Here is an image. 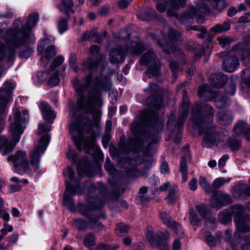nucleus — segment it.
<instances>
[{
	"label": "nucleus",
	"instance_id": "f257e3e1",
	"mask_svg": "<svg viewBox=\"0 0 250 250\" xmlns=\"http://www.w3.org/2000/svg\"><path fill=\"white\" fill-rule=\"evenodd\" d=\"M77 99L76 105L69 102V114L73 117L69 130L77 148L80 151L83 149L85 153H89L94 147V139L91 137L86 140L83 135L89 129L90 120L83 115L77 116L76 112L81 110L85 112H99L102 101L100 95H79Z\"/></svg>",
	"mask_w": 250,
	"mask_h": 250
},
{
	"label": "nucleus",
	"instance_id": "f03ea898",
	"mask_svg": "<svg viewBox=\"0 0 250 250\" xmlns=\"http://www.w3.org/2000/svg\"><path fill=\"white\" fill-rule=\"evenodd\" d=\"M157 119L158 113L156 110H146L139 114L137 119L131 125L133 133L129 137V142L127 144L125 142H121L118 148L119 151L121 153H127L131 150L134 152H138L142 146L145 144V141L148 143L147 150L145 152V155L148 157V159L144 162L147 168L150 167L153 162L151 156L155 151L153 144L159 142V138L158 136H148L142 132L136 134V131L140 126L149 125L151 123H156Z\"/></svg>",
	"mask_w": 250,
	"mask_h": 250
},
{
	"label": "nucleus",
	"instance_id": "7ed1b4c3",
	"mask_svg": "<svg viewBox=\"0 0 250 250\" xmlns=\"http://www.w3.org/2000/svg\"><path fill=\"white\" fill-rule=\"evenodd\" d=\"M193 127L201 135L205 134L202 141L203 146L210 147L212 146L216 141V133L212 126L210 125L213 118L214 111L212 108L205 103L201 105L197 104L193 107L192 111Z\"/></svg>",
	"mask_w": 250,
	"mask_h": 250
},
{
	"label": "nucleus",
	"instance_id": "20e7f679",
	"mask_svg": "<svg viewBox=\"0 0 250 250\" xmlns=\"http://www.w3.org/2000/svg\"><path fill=\"white\" fill-rule=\"evenodd\" d=\"M22 22L17 19L13 22V27L7 29L4 34L3 39L5 46L0 42V61L3 60L6 53L8 54V60L12 58L17 48L22 45L29 43L31 31L26 29L25 25L19 29Z\"/></svg>",
	"mask_w": 250,
	"mask_h": 250
},
{
	"label": "nucleus",
	"instance_id": "39448f33",
	"mask_svg": "<svg viewBox=\"0 0 250 250\" xmlns=\"http://www.w3.org/2000/svg\"><path fill=\"white\" fill-rule=\"evenodd\" d=\"M14 122L10 125L9 130L13 139L9 141L3 137H0V151L3 155L11 153L16 144L19 142L21 136L25 129V124L28 116V111L21 107H15L13 109Z\"/></svg>",
	"mask_w": 250,
	"mask_h": 250
},
{
	"label": "nucleus",
	"instance_id": "423d86ee",
	"mask_svg": "<svg viewBox=\"0 0 250 250\" xmlns=\"http://www.w3.org/2000/svg\"><path fill=\"white\" fill-rule=\"evenodd\" d=\"M80 83L79 80L75 77L72 81L73 86L78 94H100L109 92L112 87V82L109 75H101L92 77L89 73Z\"/></svg>",
	"mask_w": 250,
	"mask_h": 250
},
{
	"label": "nucleus",
	"instance_id": "0eeeda50",
	"mask_svg": "<svg viewBox=\"0 0 250 250\" xmlns=\"http://www.w3.org/2000/svg\"><path fill=\"white\" fill-rule=\"evenodd\" d=\"M113 35L123 46L113 48L110 52L109 61L112 63L117 64L124 62L127 53L139 54L146 49L142 43L130 41V35L126 30H122Z\"/></svg>",
	"mask_w": 250,
	"mask_h": 250
},
{
	"label": "nucleus",
	"instance_id": "6e6552de",
	"mask_svg": "<svg viewBox=\"0 0 250 250\" xmlns=\"http://www.w3.org/2000/svg\"><path fill=\"white\" fill-rule=\"evenodd\" d=\"M152 38L154 39L158 46L167 53L173 52L174 56L182 59L185 63L186 56L183 51L178 48L176 45L182 42L181 34L177 31L167 27L165 31L156 30L151 34Z\"/></svg>",
	"mask_w": 250,
	"mask_h": 250
},
{
	"label": "nucleus",
	"instance_id": "1a4fd4ad",
	"mask_svg": "<svg viewBox=\"0 0 250 250\" xmlns=\"http://www.w3.org/2000/svg\"><path fill=\"white\" fill-rule=\"evenodd\" d=\"M91 200L89 197L88 200ZM94 201H89L88 206L84 205H81L80 206V211L82 215L89 218V223L92 229L96 230L99 231L104 228L103 225L97 219L94 217L90 216V212L91 210L101 208L103 205V202L101 200L98 198L94 199Z\"/></svg>",
	"mask_w": 250,
	"mask_h": 250
},
{
	"label": "nucleus",
	"instance_id": "9d476101",
	"mask_svg": "<svg viewBox=\"0 0 250 250\" xmlns=\"http://www.w3.org/2000/svg\"><path fill=\"white\" fill-rule=\"evenodd\" d=\"M209 10V8L205 3L201 5L196 4V8L194 7L189 8L190 13L183 14L180 18V21L184 24L191 23L193 21V16H194L197 23H203L205 21L204 15Z\"/></svg>",
	"mask_w": 250,
	"mask_h": 250
},
{
	"label": "nucleus",
	"instance_id": "9b49d317",
	"mask_svg": "<svg viewBox=\"0 0 250 250\" xmlns=\"http://www.w3.org/2000/svg\"><path fill=\"white\" fill-rule=\"evenodd\" d=\"M146 236L152 247L155 248L158 250H169L166 242L169 238V234L168 232L167 231L165 233L159 232L157 234H154L153 229L148 228L146 230Z\"/></svg>",
	"mask_w": 250,
	"mask_h": 250
},
{
	"label": "nucleus",
	"instance_id": "f8f14e48",
	"mask_svg": "<svg viewBox=\"0 0 250 250\" xmlns=\"http://www.w3.org/2000/svg\"><path fill=\"white\" fill-rule=\"evenodd\" d=\"M139 63L141 65L149 66L148 73L151 76L160 75V62L152 50L149 49L140 57Z\"/></svg>",
	"mask_w": 250,
	"mask_h": 250
},
{
	"label": "nucleus",
	"instance_id": "ddd939ff",
	"mask_svg": "<svg viewBox=\"0 0 250 250\" xmlns=\"http://www.w3.org/2000/svg\"><path fill=\"white\" fill-rule=\"evenodd\" d=\"M50 137L48 135H43L40 140L39 146L31 152L30 157L31 169L34 171L39 168L40 158L44 152L49 143Z\"/></svg>",
	"mask_w": 250,
	"mask_h": 250
},
{
	"label": "nucleus",
	"instance_id": "4468645a",
	"mask_svg": "<svg viewBox=\"0 0 250 250\" xmlns=\"http://www.w3.org/2000/svg\"><path fill=\"white\" fill-rule=\"evenodd\" d=\"M232 213L235 215L234 221L237 230L241 232L250 231V219L243 214L242 207L239 205L234 207Z\"/></svg>",
	"mask_w": 250,
	"mask_h": 250
},
{
	"label": "nucleus",
	"instance_id": "2eb2a0df",
	"mask_svg": "<svg viewBox=\"0 0 250 250\" xmlns=\"http://www.w3.org/2000/svg\"><path fill=\"white\" fill-rule=\"evenodd\" d=\"M7 160L14 163L15 171L21 174L29 167L26 153L23 151H17L14 155L9 156Z\"/></svg>",
	"mask_w": 250,
	"mask_h": 250
},
{
	"label": "nucleus",
	"instance_id": "dca6fc26",
	"mask_svg": "<svg viewBox=\"0 0 250 250\" xmlns=\"http://www.w3.org/2000/svg\"><path fill=\"white\" fill-rule=\"evenodd\" d=\"M76 187H73L68 181H65L66 189L63 198V203L67 209L73 211L74 209V202L73 199L68 194L71 195H75L77 194L81 193L82 189L79 187L80 182L76 180L75 182Z\"/></svg>",
	"mask_w": 250,
	"mask_h": 250
},
{
	"label": "nucleus",
	"instance_id": "f3484780",
	"mask_svg": "<svg viewBox=\"0 0 250 250\" xmlns=\"http://www.w3.org/2000/svg\"><path fill=\"white\" fill-rule=\"evenodd\" d=\"M188 107L189 104L188 102H185L182 105V113L179 115L177 123L176 125H174V128H177L178 134H180L182 132L184 120L186 118L188 114ZM175 120V116L174 115H171L168 118L167 124L168 128H171L173 126Z\"/></svg>",
	"mask_w": 250,
	"mask_h": 250
},
{
	"label": "nucleus",
	"instance_id": "a211bd4d",
	"mask_svg": "<svg viewBox=\"0 0 250 250\" xmlns=\"http://www.w3.org/2000/svg\"><path fill=\"white\" fill-rule=\"evenodd\" d=\"M231 198L227 194H219L214 195L210 201L211 206L217 210L221 207L226 206L231 203Z\"/></svg>",
	"mask_w": 250,
	"mask_h": 250
},
{
	"label": "nucleus",
	"instance_id": "6ab92c4d",
	"mask_svg": "<svg viewBox=\"0 0 250 250\" xmlns=\"http://www.w3.org/2000/svg\"><path fill=\"white\" fill-rule=\"evenodd\" d=\"M227 76L221 73L212 74L209 79L210 85L213 87L217 88L223 86L227 83Z\"/></svg>",
	"mask_w": 250,
	"mask_h": 250
},
{
	"label": "nucleus",
	"instance_id": "aec40b11",
	"mask_svg": "<svg viewBox=\"0 0 250 250\" xmlns=\"http://www.w3.org/2000/svg\"><path fill=\"white\" fill-rule=\"evenodd\" d=\"M40 108L44 120L52 124L56 116L55 112L51 109L50 106L46 103L41 102Z\"/></svg>",
	"mask_w": 250,
	"mask_h": 250
},
{
	"label": "nucleus",
	"instance_id": "412c9836",
	"mask_svg": "<svg viewBox=\"0 0 250 250\" xmlns=\"http://www.w3.org/2000/svg\"><path fill=\"white\" fill-rule=\"evenodd\" d=\"M11 95H0V133L1 131L4 121V113L6 111V106L11 102Z\"/></svg>",
	"mask_w": 250,
	"mask_h": 250
},
{
	"label": "nucleus",
	"instance_id": "4be33fe9",
	"mask_svg": "<svg viewBox=\"0 0 250 250\" xmlns=\"http://www.w3.org/2000/svg\"><path fill=\"white\" fill-rule=\"evenodd\" d=\"M234 131L237 135H242L250 141V126L246 122H238L234 127Z\"/></svg>",
	"mask_w": 250,
	"mask_h": 250
},
{
	"label": "nucleus",
	"instance_id": "5701e85b",
	"mask_svg": "<svg viewBox=\"0 0 250 250\" xmlns=\"http://www.w3.org/2000/svg\"><path fill=\"white\" fill-rule=\"evenodd\" d=\"M239 65L238 58L235 56H230L226 58L223 64V69L228 72H234Z\"/></svg>",
	"mask_w": 250,
	"mask_h": 250
},
{
	"label": "nucleus",
	"instance_id": "b1692460",
	"mask_svg": "<svg viewBox=\"0 0 250 250\" xmlns=\"http://www.w3.org/2000/svg\"><path fill=\"white\" fill-rule=\"evenodd\" d=\"M187 0H171L168 1L167 15L169 17L176 16V10L180 7H183Z\"/></svg>",
	"mask_w": 250,
	"mask_h": 250
},
{
	"label": "nucleus",
	"instance_id": "393cba45",
	"mask_svg": "<svg viewBox=\"0 0 250 250\" xmlns=\"http://www.w3.org/2000/svg\"><path fill=\"white\" fill-rule=\"evenodd\" d=\"M58 8L61 12L63 13L66 16L65 18H61L58 21V29L59 32L61 34H62L68 29L67 23L68 20L70 19V17L68 12L66 10H63L61 6H59Z\"/></svg>",
	"mask_w": 250,
	"mask_h": 250
},
{
	"label": "nucleus",
	"instance_id": "a878e982",
	"mask_svg": "<svg viewBox=\"0 0 250 250\" xmlns=\"http://www.w3.org/2000/svg\"><path fill=\"white\" fill-rule=\"evenodd\" d=\"M138 18L142 21H152L157 18V13L154 9L146 8L141 11L138 15Z\"/></svg>",
	"mask_w": 250,
	"mask_h": 250
},
{
	"label": "nucleus",
	"instance_id": "bb28decb",
	"mask_svg": "<svg viewBox=\"0 0 250 250\" xmlns=\"http://www.w3.org/2000/svg\"><path fill=\"white\" fill-rule=\"evenodd\" d=\"M90 169V162L87 158L81 160L78 165L77 171L80 176L84 174H88Z\"/></svg>",
	"mask_w": 250,
	"mask_h": 250
},
{
	"label": "nucleus",
	"instance_id": "cd10ccee",
	"mask_svg": "<svg viewBox=\"0 0 250 250\" xmlns=\"http://www.w3.org/2000/svg\"><path fill=\"white\" fill-rule=\"evenodd\" d=\"M218 123L223 125H227L232 122V118L230 113L224 111H220L217 115Z\"/></svg>",
	"mask_w": 250,
	"mask_h": 250
},
{
	"label": "nucleus",
	"instance_id": "c85d7f7f",
	"mask_svg": "<svg viewBox=\"0 0 250 250\" xmlns=\"http://www.w3.org/2000/svg\"><path fill=\"white\" fill-rule=\"evenodd\" d=\"M230 25L229 22H225L222 24H217L214 26L211 27L209 32L216 34H219L229 31L230 29Z\"/></svg>",
	"mask_w": 250,
	"mask_h": 250
},
{
	"label": "nucleus",
	"instance_id": "c756f323",
	"mask_svg": "<svg viewBox=\"0 0 250 250\" xmlns=\"http://www.w3.org/2000/svg\"><path fill=\"white\" fill-rule=\"evenodd\" d=\"M179 193L177 188L175 186L170 188L166 200L168 203L173 204L178 199Z\"/></svg>",
	"mask_w": 250,
	"mask_h": 250
},
{
	"label": "nucleus",
	"instance_id": "7c9ffc66",
	"mask_svg": "<svg viewBox=\"0 0 250 250\" xmlns=\"http://www.w3.org/2000/svg\"><path fill=\"white\" fill-rule=\"evenodd\" d=\"M56 54V51L54 45H50L47 47L45 50L44 56L42 57L40 59L41 61L46 60V61L45 62V63L43 65V66H45L46 64L48 62V60L53 57Z\"/></svg>",
	"mask_w": 250,
	"mask_h": 250
},
{
	"label": "nucleus",
	"instance_id": "2f4dec72",
	"mask_svg": "<svg viewBox=\"0 0 250 250\" xmlns=\"http://www.w3.org/2000/svg\"><path fill=\"white\" fill-rule=\"evenodd\" d=\"M144 92L151 94H164L167 93L155 83H149L148 86L144 89Z\"/></svg>",
	"mask_w": 250,
	"mask_h": 250
},
{
	"label": "nucleus",
	"instance_id": "473e14b6",
	"mask_svg": "<svg viewBox=\"0 0 250 250\" xmlns=\"http://www.w3.org/2000/svg\"><path fill=\"white\" fill-rule=\"evenodd\" d=\"M147 103L150 106H154L155 109H158L164 104L160 97L156 99L155 95H151L146 100Z\"/></svg>",
	"mask_w": 250,
	"mask_h": 250
},
{
	"label": "nucleus",
	"instance_id": "72a5a7b5",
	"mask_svg": "<svg viewBox=\"0 0 250 250\" xmlns=\"http://www.w3.org/2000/svg\"><path fill=\"white\" fill-rule=\"evenodd\" d=\"M136 162L135 159H131L129 158H125L122 160L121 167L127 169V172L130 174L131 171H135V168L134 167V164Z\"/></svg>",
	"mask_w": 250,
	"mask_h": 250
},
{
	"label": "nucleus",
	"instance_id": "f704fd0d",
	"mask_svg": "<svg viewBox=\"0 0 250 250\" xmlns=\"http://www.w3.org/2000/svg\"><path fill=\"white\" fill-rule=\"evenodd\" d=\"M16 84L10 81H6L4 83L2 87L0 89V94H12Z\"/></svg>",
	"mask_w": 250,
	"mask_h": 250
},
{
	"label": "nucleus",
	"instance_id": "c9c22d12",
	"mask_svg": "<svg viewBox=\"0 0 250 250\" xmlns=\"http://www.w3.org/2000/svg\"><path fill=\"white\" fill-rule=\"evenodd\" d=\"M39 20V15L37 13L34 12L28 16V19L25 24L26 29L30 31V28L35 26Z\"/></svg>",
	"mask_w": 250,
	"mask_h": 250
},
{
	"label": "nucleus",
	"instance_id": "e433bc0d",
	"mask_svg": "<svg viewBox=\"0 0 250 250\" xmlns=\"http://www.w3.org/2000/svg\"><path fill=\"white\" fill-rule=\"evenodd\" d=\"M82 64L84 67L90 71H92L97 67L99 64V61L93 60L92 58H89L86 61H84Z\"/></svg>",
	"mask_w": 250,
	"mask_h": 250
},
{
	"label": "nucleus",
	"instance_id": "4c0bfd02",
	"mask_svg": "<svg viewBox=\"0 0 250 250\" xmlns=\"http://www.w3.org/2000/svg\"><path fill=\"white\" fill-rule=\"evenodd\" d=\"M218 100L215 101V105L217 108H223L230 103V101L226 95H216Z\"/></svg>",
	"mask_w": 250,
	"mask_h": 250
},
{
	"label": "nucleus",
	"instance_id": "58836bf2",
	"mask_svg": "<svg viewBox=\"0 0 250 250\" xmlns=\"http://www.w3.org/2000/svg\"><path fill=\"white\" fill-rule=\"evenodd\" d=\"M172 229L175 233L176 237L179 239H182L184 237V232L181 225L176 222L173 223L172 226L169 227Z\"/></svg>",
	"mask_w": 250,
	"mask_h": 250
},
{
	"label": "nucleus",
	"instance_id": "ea45409f",
	"mask_svg": "<svg viewBox=\"0 0 250 250\" xmlns=\"http://www.w3.org/2000/svg\"><path fill=\"white\" fill-rule=\"evenodd\" d=\"M179 170L182 175V179L186 182L188 179V171L186 162V158L182 157L181 159Z\"/></svg>",
	"mask_w": 250,
	"mask_h": 250
},
{
	"label": "nucleus",
	"instance_id": "a19ab883",
	"mask_svg": "<svg viewBox=\"0 0 250 250\" xmlns=\"http://www.w3.org/2000/svg\"><path fill=\"white\" fill-rule=\"evenodd\" d=\"M83 243L86 247L95 246L96 244L95 235L92 233L87 234L84 238Z\"/></svg>",
	"mask_w": 250,
	"mask_h": 250
},
{
	"label": "nucleus",
	"instance_id": "79ce46f5",
	"mask_svg": "<svg viewBox=\"0 0 250 250\" xmlns=\"http://www.w3.org/2000/svg\"><path fill=\"white\" fill-rule=\"evenodd\" d=\"M62 5H58L57 7L61 6L63 10H66L69 13V12H74L72 8L74 6L73 0H62Z\"/></svg>",
	"mask_w": 250,
	"mask_h": 250
},
{
	"label": "nucleus",
	"instance_id": "37998d69",
	"mask_svg": "<svg viewBox=\"0 0 250 250\" xmlns=\"http://www.w3.org/2000/svg\"><path fill=\"white\" fill-rule=\"evenodd\" d=\"M59 71L58 70L56 71L49 78L48 80V85L54 86L58 85L60 81L59 78Z\"/></svg>",
	"mask_w": 250,
	"mask_h": 250
},
{
	"label": "nucleus",
	"instance_id": "c03bdc74",
	"mask_svg": "<svg viewBox=\"0 0 250 250\" xmlns=\"http://www.w3.org/2000/svg\"><path fill=\"white\" fill-rule=\"evenodd\" d=\"M104 167L109 174L111 176H115L118 173L114 168V166L111 164L110 159L108 158L106 159Z\"/></svg>",
	"mask_w": 250,
	"mask_h": 250
},
{
	"label": "nucleus",
	"instance_id": "a18cd8bd",
	"mask_svg": "<svg viewBox=\"0 0 250 250\" xmlns=\"http://www.w3.org/2000/svg\"><path fill=\"white\" fill-rule=\"evenodd\" d=\"M219 44L223 48L228 47L234 40L230 37L226 36L218 39Z\"/></svg>",
	"mask_w": 250,
	"mask_h": 250
},
{
	"label": "nucleus",
	"instance_id": "49530a36",
	"mask_svg": "<svg viewBox=\"0 0 250 250\" xmlns=\"http://www.w3.org/2000/svg\"><path fill=\"white\" fill-rule=\"evenodd\" d=\"M230 180V179L229 178H225L223 177H219L214 180L212 184V186L215 188H218L225 184L229 183Z\"/></svg>",
	"mask_w": 250,
	"mask_h": 250
},
{
	"label": "nucleus",
	"instance_id": "de8ad7c7",
	"mask_svg": "<svg viewBox=\"0 0 250 250\" xmlns=\"http://www.w3.org/2000/svg\"><path fill=\"white\" fill-rule=\"evenodd\" d=\"M129 227L125 224L121 223L117 225L116 233L117 235L122 236L128 232Z\"/></svg>",
	"mask_w": 250,
	"mask_h": 250
},
{
	"label": "nucleus",
	"instance_id": "09e8293b",
	"mask_svg": "<svg viewBox=\"0 0 250 250\" xmlns=\"http://www.w3.org/2000/svg\"><path fill=\"white\" fill-rule=\"evenodd\" d=\"M160 217L164 224H166L168 227H171L173 223L175 222V221L171 219L169 214L166 212L160 213Z\"/></svg>",
	"mask_w": 250,
	"mask_h": 250
},
{
	"label": "nucleus",
	"instance_id": "8fccbe9b",
	"mask_svg": "<svg viewBox=\"0 0 250 250\" xmlns=\"http://www.w3.org/2000/svg\"><path fill=\"white\" fill-rule=\"evenodd\" d=\"M212 5L219 10L224 9L226 6L225 0H211Z\"/></svg>",
	"mask_w": 250,
	"mask_h": 250
},
{
	"label": "nucleus",
	"instance_id": "3c124183",
	"mask_svg": "<svg viewBox=\"0 0 250 250\" xmlns=\"http://www.w3.org/2000/svg\"><path fill=\"white\" fill-rule=\"evenodd\" d=\"M242 80L245 83L249 88L250 89V69H245L241 75Z\"/></svg>",
	"mask_w": 250,
	"mask_h": 250
},
{
	"label": "nucleus",
	"instance_id": "603ef678",
	"mask_svg": "<svg viewBox=\"0 0 250 250\" xmlns=\"http://www.w3.org/2000/svg\"><path fill=\"white\" fill-rule=\"evenodd\" d=\"M64 61L63 57L60 56L55 58L51 63L49 71H52L54 70L57 67L59 66Z\"/></svg>",
	"mask_w": 250,
	"mask_h": 250
},
{
	"label": "nucleus",
	"instance_id": "864d4df0",
	"mask_svg": "<svg viewBox=\"0 0 250 250\" xmlns=\"http://www.w3.org/2000/svg\"><path fill=\"white\" fill-rule=\"evenodd\" d=\"M192 52L197 58V59L200 58L204 54V49L201 45L194 44V47L192 48Z\"/></svg>",
	"mask_w": 250,
	"mask_h": 250
},
{
	"label": "nucleus",
	"instance_id": "5fc2aeb1",
	"mask_svg": "<svg viewBox=\"0 0 250 250\" xmlns=\"http://www.w3.org/2000/svg\"><path fill=\"white\" fill-rule=\"evenodd\" d=\"M189 29L200 31V33L198 34L197 36L201 39L205 38L206 35L208 34L207 30L201 25L192 26L190 27Z\"/></svg>",
	"mask_w": 250,
	"mask_h": 250
},
{
	"label": "nucleus",
	"instance_id": "6e6d98bb",
	"mask_svg": "<svg viewBox=\"0 0 250 250\" xmlns=\"http://www.w3.org/2000/svg\"><path fill=\"white\" fill-rule=\"evenodd\" d=\"M0 217H2L6 222H8L10 219L9 214L4 210L3 200L1 198H0Z\"/></svg>",
	"mask_w": 250,
	"mask_h": 250
},
{
	"label": "nucleus",
	"instance_id": "4d7b16f0",
	"mask_svg": "<svg viewBox=\"0 0 250 250\" xmlns=\"http://www.w3.org/2000/svg\"><path fill=\"white\" fill-rule=\"evenodd\" d=\"M219 218L223 223H226L230 221L231 217L229 212L226 210H223L219 213Z\"/></svg>",
	"mask_w": 250,
	"mask_h": 250
},
{
	"label": "nucleus",
	"instance_id": "13d9d810",
	"mask_svg": "<svg viewBox=\"0 0 250 250\" xmlns=\"http://www.w3.org/2000/svg\"><path fill=\"white\" fill-rule=\"evenodd\" d=\"M217 91H215L214 92L210 90V88L208 87V86L206 84H203L201 85L198 89V94H217Z\"/></svg>",
	"mask_w": 250,
	"mask_h": 250
},
{
	"label": "nucleus",
	"instance_id": "bf43d9fd",
	"mask_svg": "<svg viewBox=\"0 0 250 250\" xmlns=\"http://www.w3.org/2000/svg\"><path fill=\"white\" fill-rule=\"evenodd\" d=\"M169 66L173 75L176 77L178 71L181 70L178 64L174 60H171L169 61Z\"/></svg>",
	"mask_w": 250,
	"mask_h": 250
},
{
	"label": "nucleus",
	"instance_id": "052dcab7",
	"mask_svg": "<svg viewBox=\"0 0 250 250\" xmlns=\"http://www.w3.org/2000/svg\"><path fill=\"white\" fill-rule=\"evenodd\" d=\"M97 36V33L95 31L84 32L82 36L81 40L82 42L89 40Z\"/></svg>",
	"mask_w": 250,
	"mask_h": 250
},
{
	"label": "nucleus",
	"instance_id": "680f3d73",
	"mask_svg": "<svg viewBox=\"0 0 250 250\" xmlns=\"http://www.w3.org/2000/svg\"><path fill=\"white\" fill-rule=\"evenodd\" d=\"M69 62L70 66L73 69L75 72H77L79 69L77 63V58L75 54H71L70 55Z\"/></svg>",
	"mask_w": 250,
	"mask_h": 250
},
{
	"label": "nucleus",
	"instance_id": "e2e57ef3",
	"mask_svg": "<svg viewBox=\"0 0 250 250\" xmlns=\"http://www.w3.org/2000/svg\"><path fill=\"white\" fill-rule=\"evenodd\" d=\"M199 182L200 185L206 191L209 192L210 189L209 183L208 182L205 177H200L199 179Z\"/></svg>",
	"mask_w": 250,
	"mask_h": 250
},
{
	"label": "nucleus",
	"instance_id": "0e129e2a",
	"mask_svg": "<svg viewBox=\"0 0 250 250\" xmlns=\"http://www.w3.org/2000/svg\"><path fill=\"white\" fill-rule=\"evenodd\" d=\"M196 208L203 218H208L209 212L207 210V208L205 206H197Z\"/></svg>",
	"mask_w": 250,
	"mask_h": 250
},
{
	"label": "nucleus",
	"instance_id": "69168bd1",
	"mask_svg": "<svg viewBox=\"0 0 250 250\" xmlns=\"http://www.w3.org/2000/svg\"><path fill=\"white\" fill-rule=\"evenodd\" d=\"M51 127L46 124H39L38 126V133L41 134L51 130Z\"/></svg>",
	"mask_w": 250,
	"mask_h": 250
},
{
	"label": "nucleus",
	"instance_id": "338daca9",
	"mask_svg": "<svg viewBox=\"0 0 250 250\" xmlns=\"http://www.w3.org/2000/svg\"><path fill=\"white\" fill-rule=\"evenodd\" d=\"M32 52V48L31 47H27L25 49L21 51L19 55L21 58L27 59L30 56Z\"/></svg>",
	"mask_w": 250,
	"mask_h": 250
},
{
	"label": "nucleus",
	"instance_id": "774afa93",
	"mask_svg": "<svg viewBox=\"0 0 250 250\" xmlns=\"http://www.w3.org/2000/svg\"><path fill=\"white\" fill-rule=\"evenodd\" d=\"M188 86V83L185 82L178 85L176 89V92L182 94H187L188 91L187 87Z\"/></svg>",
	"mask_w": 250,
	"mask_h": 250
}]
</instances>
